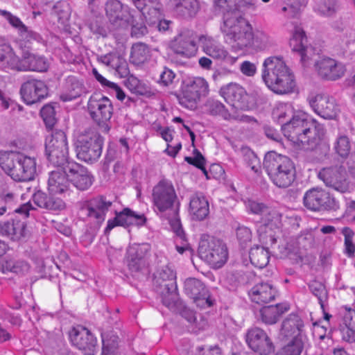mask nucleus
Wrapping results in <instances>:
<instances>
[{
	"instance_id": "f257e3e1",
	"label": "nucleus",
	"mask_w": 355,
	"mask_h": 355,
	"mask_svg": "<svg viewBox=\"0 0 355 355\" xmlns=\"http://www.w3.org/2000/svg\"><path fill=\"white\" fill-rule=\"evenodd\" d=\"M272 116L282 124L286 137L304 150H313L325 134L322 125L309 122L303 114H295L289 103H278L274 107Z\"/></svg>"
},
{
	"instance_id": "f03ea898",
	"label": "nucleus",
	"mask_w": 355,
	"mask_h": 355,
	"mask_svg": "<svg viewBox=\"0 0 355 355\" xmlns=\"http://www.w3.org/2000/svg\"><path fill=\"white\" fill-rule=\"evenodd\" d=\"M306 37L300 27H295L290 45L294 52L300 56L303 67H306L314 60V66L318 75L322 78L334 80L342 77L345 71V67L330 58H320L316 60V54L311 46H306Z\"/></svg>"
},
{
	"instance_id": "7ed1b4c3",
	"label": "nucleus",
	"mask_w": 355,
	"mask_h": 355,
	"mask_svg": "<svg viewBox=\"0 0 355 355\" xmlns=\"http://www.w3.org/2000/svg\"><path fill=\"white\" fill-rule=\"evenodd\" d=\"M261 78L267 87L277 94L291 93L296 85L294 73L282 57L272 56L264 60Z\"/></svg>"
},
{
	"instance_id": "20e7f679",
	"label": "nucleus",
	"mask_w": 355,
	"mask_h": 355,
	"mask_svg": "<svg viewBox=\"0 0 355 355\" xmlns=\"http://www.w3.org/2000/svg\"><path fill=\"white\" fill-rule=\"evenodd\" d=\"M220 30L226 43L234 51L251 47L253 42L252 28L241 16L240 11L227 12L223 15V24Z\"/></svg>"
},
{
	"instance_id": "39448f33",
	"label": "nucleus",
	"mask_w": 355,
	"mask_h": 355,
	"mask_svg": "<svg viewBox=\"0 0 355 355\" xmlns=\"http://www.w3.org/2000/svg\"><path fill=\"white\" fill-rule=\"evenodd\" d=\"M263 167L273 184L279 188L288 187L295 180V164L286 155L268 152L263 159Z\"/></svg>"
},
{
	"instance_id": "423d86ee",
	"label": "nucleus",
	"mask_w": 355,
	"mask_h": 355,
	"mask_svg": "<svg viewBox=\"0 0 355 355\" xmlns=\"http://www.w3.org/2000/svg\"><path fill=\"white\" fill-rule=\"evenodd\" d=\"M198 254L202 259L215 269L223 267L228 259L226 245L221 240L207 234L202 235L200 238Z\"/></svg>"
},
{
	"instance_id": "0eeeda50",
	"label": "nucleus",
	"mask_w": 355,
	"mask_h": 355,
	"mask_svg": "<svg viewBox=\"0 0 355 355\" xmlns=\"http://www.w3.org/2000/svg\"><path fill=\"white\" fill-rule=\"evenodd\" d=\"M46 155L50 163L55 166H66L68 159V143L64 132L52 130L45 141Z\"/></svg>"
},
{
	"instance_id": "6e6552de",
	"label": "nucleus",
	"mask_w": 355,
	"mask_h": 355,
	"mask_svg": "<svg viewBox=\"0 0 355 355\" xmlns=\"http://www.w3.org/2000/svg\"><path fill=\"white\" fill-rule=\"evenodd\" d=\"M175 278V273L168 265L159 267L154 274V288L162 296V302L168 307L173 304L176 295Z\"/></svg>"
},
{
	"instance_id": "1a4fd4ad",
	"label": "nucleus",
	"mask_w": 355,
	"mask_h": 355,
	"mask_svg": "<svg viewBox=\"0 0 355 355\" xmlns=\"http://www.w3.org/2000/svg\"><path fill=\"white\" fill-rule=\"evenodd\" d=\"M89 114L103 132H108L109 121L113 114L111 101L100 94L92 95L87 103Z\"/></svg>"
},
{
	"instance_id": "9d476101",
	"label": "nucleus",
	"mask_w": 355,
	"mask_h": 355,
	"mask_svg": "<svg viewBox=\"0 0 355 355\" xmlns=\"http://www.w3.org/2000/svg\"><path fill=\"white\" fill-rule=\"evenodd\" d=\"M103 142L101 136L95 131L80 135L76 143L78 158L85 162L96 161L102 153Z\"/></svg>"
},
{
	"instance_id": "9b49d317",
	"label": "nucleus",
	"mask_w": 355,
	"mask_h": 355,
	"mask_svg": "<svg viewBox=\"0 0 355 355\" xmlns=\"http://www.w3.org/2000/svg\"><path fill=\"white\" fill-rule=\"evenodd\" d=\"M209 93V84L201 77H195L185 80L182 88L180 103L190 110L196 108L201 97Z\"/></svg>"
},
{
	"instance_id": "f8f14e48",
	"label": "nucleus",
	"mask_w": 355,
	"mask_h": 355,
	"mask_svg": "<svg viewBox=\"0 0 355 355\" xmlns=\"http://www.w3.org/2000/svg\"><path fill=\"white\" fill-rule=\"evenodd\" d=\"M177 200L178 196L171 180L162 179L153 188L152 202L156 211L164 213L171 210Z\"/></svg>"
},
{
	"instance_id": "ddd939ff",
	"label": "nucleus",
	"mask_w": 355,
	"mask_h": 355,
	"mask_svg": "<svg viewBox=\"0 0 355 355\" xmlns=\"http://www.w3.org/2000/svg\"><path fill=\"white\" fill-rule=\"evenodd\" d=\"M150 245L148 243L130 245L126 251L125 261L131 272H138L148 264Z\"/></svg>"
},
{
	"instance_id": "4468645a",
	"label": "nucleus",
	"mask_w": 355,
	"mask_h": 355,
	"mask_svg": "<svg viewBox=\"0 0 355 355\" xmlns=\"http://www.w3.org/2000/svg\"><path fill=\"white\" fill-rule=\"evenodd\" d=\"M304 206L312 211L331 210L336 208L335 199L323 189L313 188L304 196Z\"/></svg>"
},
{
	"instance_id": "2eb2a0df",
	"label": "nucleus",
	"mask_w": 355,
	"mask_h": 355,
	"mask_svg": "<svg viewBox=\"0 0 355 355\" xmlns=\"http://www.w3.org/2000/svg\"><path fill=\"white\" fill-rule=\"evenodd\" d=\"M69 338L72 345L81 350L85 355H94L96 351V338L83 326L72 328L69 332Z\"/></svg>"
},
{
	"instance_id": "dca6fc26",
	"label": "nucleus",
	"mask_w": 355,
	"mask_h": 355,
	"mask_svg": "<svg viewBox=\"0 0 355 355\" xmlns=\"http://www.w3.org/2000/svg\"><path fill=\"white\" fill-rule=\"evenodd\" d=\"M318 178L324 182L327 187L337 191L345 193L348 190L346 171L341 166L323 168L320 171Z\"/></svg>"
},
{
	"instance_id": "f3484780",
	"label": "nucleus",
	"mask_w": 355,
	"mask_h": 355,
	"mask_svg": "<svg viewBox=\"0 0 355 355\" xmlns=\"http://www.w3.org/2000/svg\"><path fill=\"white\" fill-rule=\"evenodd\" d=\"M246 342L254 352L261 355H269L274 351V345L267 334L259 327L250 329L245 336Z\"/></svg>"
},
{
	"instance_id": "a211bd4d",
	"label": "nucleus",
	"mask_w": 355,
	"mask_h": 355,
	"mask_svg": "<svg viewBox=\"0 0 355 355\" xmlns=\"http://www.w3.org/2000/svg\"><path fill=\"white\" fill-rule=\"evenodd\" d=\"M308 101L313 110L324 119H333L338 112L336 101L329 96L311 94L309 96Z\"/></svg>"
},
{
	"instance_id": "6ab92c4d",
	"label": "nucleus",
	"mask_w": 355,
	"mask_h": 355,
	"mask_svg": "<svg viewBox=\"0 0 355 355\" xmlns=\"http://www.w3.org/2000/svg\"><path fill=\"white\" fill-rule=\"evenodd\" d=\"M49 68V62L42 55L24 51L21 58L17 57L13 70L19 71H34L43 72Z\"/></svg>"
},
{
	"instance_id": "aec40b11",
	"label": "nucleus",
	"mask_w": 355,
	"mask_h": 355,
	"mask_svg": "<svg viewBox=\"0 0 355 355\" xmlns=\"http://www.w3.org/2000/svg\"><path fill=\"white\" fill-rule=\"evenodd\" d=\"M20 94L24 101L28 105H31L46 97L48 88L44 82L30 79L21 85Z\"/></svg>"
},
{
	"instance_id": "412c9836",
	"label": "nucleus",
	"mask_w": 355,
	"mask_h": 355,
	"mask_svg": "<svg viewBox=\"0 0 355 355\" xmlns=\"http://www.w3.org/2000/svg\"><path fill=\"white\" fill-rule=\"evenodd\" d=\"M175 53L185 58H191L197 52L196 36L192 31L186 30L178 34L171 43Z\"/></svg>"
},
{
	"instance_id": "4be33fe9",
	"label": "nucleus",
	"mask_w": 355,
	"mask_h": 355,
	"mask_svg": "<svg viewBox=\"0 0 355 355\" xmlns=\"http://www.w3.org/2000/svg\"><path fill=\"white\" fill-rule=\"evenodd\" d=\"M184 292L193 300L198 306L210 307L213 304L204 284L198 279L189 278L186 279Z\"/></svg>"
},
{
	"instance_id": "5701e85b",
	"label": "nucleus",
	"mask_w": 355,
	"mask_h": 355,
	"mask_svg": "<svg viewBox=\"0 0 355 355\" xmlns=\"http://www.w3.org/2000/svg\"><path fill=\"white\" fill-rule=\"evenodd\" d=\"M64 168L68 171L70 182L78 189L85 191L92 184V176L83 166L72 162L66 164Z\"/></svg>"
},
{
	"instance_id": "b1692460",
	"label": "nucleus",
	"mask_w": 355,
	"mask_h": 355,
	"mask_svg": "<svg viewBox=\"0 0 355 355\" xmlns=\"http://www.w3.org/2000/svg\"><path fill=\"white\" fill-rule=\"evenodd\" d=\"M225 101L236 110H248V95L245 89L236 83H230L220 90Z\"/></svg>"
},
{
	"instance_id": "393cba45",
	"label": "nucleus",
	"mask_w": 355,
	"mask_h": 355,
	"mask_svg": "<svg viewBox=\"0 0 355 355\" xmlns=\"http://www.w3.org/2000/svg\"><path fill=\"white\" fill-rule=\"evenodd\" d=\"M112 202L103 196L93 198L81 208V211L97 223H102Z\"/></svg>"
},
{
	"instance_id": "a878e982",
	"label": "nucleus",
	"mask_w": 355,
	"mask_h": 355,
	"mask_svg": "<svg viewBox=\"0 0 355 355\" xmlns=\"http://www.w3.org/2000/svg\"><path fill=\"white\" fill-rule=\"evenodd\" d=\"M8 160V164H12L14 162H18L21 168L14 173V180L18 182H26L34 179L36 173V162L33 157L22 154V156L12 157Z\"/></svg>"
},
{
	"instance_id": "bb28decb",
	"label": "nucleus",
	"mask_w": 355,
	"mask_h": 355,
	"mask_svg": "<svg viewBox=\"0 0 355 355\" xmlns=\"http://www.w3.org/2000/svg\"><path fill=\"white\" fill-rule=\"evenodd\" d=\"M198 42L202 51L214 60H224L229 55L226 48L213 37L201 35L198 37Z\"/></svg>"
},
{
	"instance_id": "cd10ccee",
	"label": "nucleus",
	"mask_w": 355,
	"mask_h": 355,
	"mask_svg": "<svg viewBox=\"0 0 355 355\" xmlns=\"http://www.w3.org/2000/svg\"><path fill=\"white\" fill-rule=\"evenodd\" d=\"M146 220V219L144 214H136L130 209L125 208L122 211L116 213L115 218L107 221L105 231H110L116 226L142 225L145 223Z\"/></svg>"
},
{
	"instance_id": "c85d7f7f",
	"label": "nucleus",
	"mask_w": 355,
	"mask_h": 355,
	"mask_svg": "<svg viewBox=\"0 0 355 355\" xmlns=\"http://www.w3.org/2000/svg\"><path fill=\"white\" fill-rule=\"evenodd\" d=\"M277 294L276 288L268 282L256 284L248 292L251 301L259 305H263L273 301Z\"/></svg>"
},
{
	"instance_id": "c756f323",
	"label": "nucleus",
	"mask_w": 355,
	"mask_h": 355,
	"mask_svg": "<svg viewBox=\"0 0 355 355\" xmlns=\"http://www.w3.org/2000/svg\"><path fill=\"white\" fill-rule=\"evenodd\" d=\"M70 180L68 171L64 166H58L56 170L49 173L48 189L51 193H64L69 190Z\"/></svg>"
},
{
	"instance_id": "7c9ffc66",
	"label": "nucleus",
	"mask_w": 355,
	"mask_h": 355,
	"mask_svg": "<svg viewBox=\"0 0 355 355\" xmlns=\"http://www.w3.org/2000/svg\"><path fill=\"white\" fill-rule=\"evenodd\" d=\"M304 328V322L301 318L295 313L288 315L282 322L279 331V336L284 338H292L293 340H297L296 338L300 335Z\"/></svg>"
},
{
	"instance_id": "2f4dec72",
	"label": "nucleus",
	"mask_w": 355,
	"mask_h": 355,
	"mask_svg": "<svg viewBox=\"0 0 355 355\" xmlns=\"http://www.w3.org/2000/svg\"><path fill=\"white\" fill-rule=\"evenodd\" d=\"M35 205L37 207L51 211H60L66 208V204L61 198L49 196L46 193L37 191L32 197Z\"/></svg>"
},
{
	"instance_id": "473e14b6",
	"label": "nucleus",
	"mask_w": 355,
	"mask_h": 355,
	"mask_svg": "<svg viewBox=\"0 0 355 355\" xmlns=\"http://www.w3.org/2000/svg\"><path fill=\"white\" fill-rule=\"evenodd\" d=\"M98 60L103 64L110 67L121 76H127L129 73L128 63L121 55L112 53L101 56Z\"/></svg>"
},
{
	"instance_id": "72a5a7b5",
	"label": "nucleus",
	"mask_w": 355,
	"mask_h": 355,
	"mask_svg": "<svg viewBox=\"0 0 355 355\" xmlns=\"http://www.w3.org/2000/svg\"><path fill=\"white\" fill-rule=\"evenodd\" d=\"M289 310L290 305L286 302L277 304L275 306H265L260 310L261 318L263 323L273 324Z\"/></svg>"
},
{
	"instance_id": "f704fd0d",
	"label": "nucleus",
	"mask_w": 355,
	"mask_h": 355,
	"mask_svg": "<svg viewBox=\"0 0 355 355\" xmlns=\"http://www.w3.org/2000/svg\"><path fill=\"white\" fill-rule=\"evenodd\" d=\"M189 210L196 220L205 219L209 213V202L202 193H195L190 199Z\"/></svg>"
},
{
	"instance_id": "c9c22d12",
	"label": "nucleus",
	"mask_w": 355,
	"mask_h": 355,
	"mask_svg": "<svg viewBox=\"0 0 355 355\" xmlns=\"http://www.w3.org/2000/svg\"><path fill=\"white\" fill-rule=\"evenodd\" d=\"M26 225L20 220H12L0 225L2 234L10 237L13 240H19L26 234Z\"/></svg>"
},
{
	"instance_id": "e433bc0d",
	"label": "nucleus",
	"mask_w": 355,
	"mask_h": 355,
	"mask_svg": "<svg viewBox=\"0 0 355 355\" xmlns=\"http://www.w3.org/2000/svg\"><path fill=\"white\" fill-rule=\"evenodd\" d=\"M17 56L5 39L0 37V68L13 69Z\"/></svg>"
},
{
	"instance_id": "4c0bfd02",
	"label": "nucleus",
	"mask_w": 355,
	"mask_h": 355,
	"mask_svg": "<svg viewBox=\"0 0 355 355\" xmlns=\"http://www.w3.org/2000/svg\"><path fill=\"white\" fill-rule=\"evenodd\" d=\"M105 11L112 24L121 26L125 22L123 6L118 0H109L105 4Z\"/></svg>"
},
{
	"instance_id": "58836bf2",
	"label": "nucleus",
	"mask_w": 355,
	"mask_h": 355,
	"mask_svg": "<svg viewBox=\"0 0 355 355\" xmlns=\"http://www.w3.org/2000/svg\"><path fill=\"white\" fill-rule=\"evenodd\" d=\"M175 10L185 17H193L200 8L198 0H173Z\"/></svg>"
},
{
	"instance_id": "ea45409f",
	"label": "nucleus",
	"mask_w": 355,
	"mask_h": 355,
	"mask_svg": "<svg viewBox=\"0 0 355 355\" xmlns=\"http://www.w3.org/2000/svg\"><path fill=\"white\" fill-rule=\"evenodd\" d=\"M150 56V49L144 43L137 42L132 46L130 61L135 65L144 64Z\"/></svg>"
},
{
	"instance_id": "a19ab883",
	"label": "nucleus",
	"mask_w": 355,
	"mask_h": 355,
	"mask_svg": "<svg viewBox=\"0 0 355 355\" xmlns=\"http://www.w3.org/2000/svg\"><path fill=\"white\" fill-rule=\"evenodd\" d=\"M84 92L83 84L73 77L69 78L67 81V91L60 98L64 101H70L80 96Z\"/></svg>"
},
{
	"instance_id": "79ce46f5",
	"label": "nucleus",
	"mask_w": 355,
	"mask_h": 355,
	"mask_svg": "<svg viewBox=\"0 0 355 355\" xmlns=\"http://www.w3.org/2000/svg\"><path fill=\"white\" fill-rule=\"evenodd\" d=\"M23 153H17V152H1L0 153V166L2 169L9 175L14 180V173H15L16 170L19 169V162H14L12 164H8V160L12 159V158L16 157L22 156Z\"/></svg>"
},
{
	"instance_id": "37998d69",
	"label": "nucleus",
	"mask_w": 355,
	"mask_h": 355,
	"mask_svg": "<svg viewBox=\"0 0 355 355\" xmlns=\"http://www.w3.org/2000/svg\"><path fill=\"white\" fill-rule=\"evenodd\" d=\"M261 223L272 231L279 230L282 225V214L275 209L268 208L261 217Z\"/></svg>"
},
{
	"instance_id": "c03bdc74",
	"label": "nucleus",
	"mask_w": 355,
	"mask_h": 355,
	"mask_svg": "<svg viewBox=\"0 0 355 355\" xmlns=\"http://www.w3.org/2000/svg\"><path fill=\"white\" fill-rule=\"evenodd\" d=\"M249 257L251 263L259 268H264L269 262L268 252L263 247L256 246L251 248Z\"/></svg>"
},
{
	"instance_id": "a18cd8bd",
	"label": "nucleus",
	"mask_w": 355,
	"mask_h": 355,
	"mask_svg": "<svg viewBox=\"0 0 355 355\" xmlns=\"http://www.w3.org/2000/svg\"><path fill=\"white\" fill-rule=\"evenodd\" d=\"M147 10L143 11L142 15L149 26H153L162 19V6L159 0H153Z\"/></svg>"
},
{
	"instance_id": "49530a36",
	"label": "nucleus",
	"mask_w": 355,
	"mask_h": 355,
	"mask_svg": "<svg viewBox=\"0 0 355 355\" xmlns=\"http://www.w3.org/2000/svg\"><path fill=\"white\" fill-rule=\"evenodd\" d=\"M254 0H250V3H247L244 0H214V4L216 7L223 10L224 13L232 11H239L241 8H250L254 6Z\"/></svg>"
},
{
	"instance_id": "de8ad7c7",
	"label": "nucleus",
	"mask_w": 355,
	"mask_h": 355,
	"mask_svg": "<svg viewBox=\"0 0 355 355\" xmlns=\"http://www.w3.org/2000/svg\"><path fill=\"white\" fill-rule=\"evenodd\" d=\"M207 113L212 116H219L225 120L230 119V114L225 105L218 100L208 99L205 104Z\"/></svg>"
},
{
	"instance_id": "09e8293b",
	"label": "nucleus",
	"mask_w": 355,
	"mask_h": 355,
	"mask_svg": "<svg viewBox=\"0 0 355 355\" xmlns=\"http://www.w3.org/2000/svg\"><path fill=\"white\" fill-rule=\"evenodd\" d=\"M333 149L340 157H347L351 151L350 139L345 135H339L334 142Z\"/></svg>"
},
{
	"instance_id": "8fccbe9b",
	"label": "nucleus",
	"mask_w": 355,
	"mask_h": 355,
	"mask_svg": "<svg viewBox=\"0 0 355 355\" xmlns=\"http://www.w3.org/2000/svg\"><path fill=\"white\" fill-rule=\"evenodd\" d=\"M307 0H286V6L282 8L283 12L288 17H296L300 12L302 8L306 4Z\"/></svg>"
},
{
	"instance_id": "3c124183",
	"label": "nucleus",
	"mask_w": 355,
	"mask_h": 355,
	"mask_svg": "<svg viewBox=\"0 0 355 355\" xmlns=\"http://www.w3.org/2000/svg\"><path fill=\"white\" fill-rule=\"evenodd\" d=\"M310 291L318 300L320 307L324 310V303L327 301L328 295L323 284L318 281H313L309 284Z\"/></svg>"
},
{
	"instance_id": "603ef678",
	"label": "nucleus",
	"mask_w": 355,
	"mask_h": 355,
	"mask_svg": "<svg viewBox=\"0 0 355 355\" xmlns=\"http://www.w3.org/2000/svg\"><path fill=\"white\" fill-rule=\"evenodd\" d=\"M53 12L61 24H65L70 17L71 10L69 3L66 1H58L53 6Z\"/></svg>"
},
{
	"instance_id": "864d4df0",
	"label": "nucleus",
	"mask_w": 355,
	"mask_h": 355,
	"mask_svg": "<svg viewBox=\"0 0 355 355\" xmlns=\"http://www.w3.org/2000/svg\"><path fill=\"white\" fill-rule=\"evenodd\" d=\"M40 114L46 128L51 130L56 123L54 107L50 105H46L41 109Z\"/></svg>"
},
{
	"instance_id": "5fc2aeb1",
	"label": "nucleus",
	"mask_w": 355,
	"mask_h": 355,
	"mask_svg": "<svg viewBox=\"0 0 355 355\" xmlns=\"http://www.w3.org/2000/svg\"><path fill=\"white\" fill-rule=\"evenodd\" d=\"M302 350L301 341L295 340L279 349L275 355H300Z\"/></svg>"
},
{
	"instance_id": "6e6d98bb",
	"label": "nucleus",
	"mask_w": 355,
	"mask_h": 355,
	"mask_svg": "<svg viewBox=\"0 0 355 355\" xmlns=\"http://www.w3.org/2000/svg\"><path fill=\"white\" fill-rule=\"evenodd\" d=\"M184 160L189 164L193 165L202 171L203 173L209 179L207 171L205 167L206 160L203 155L197 149L193 150V157H185Z\"/></svg>"
},
{
	"instance_id": "4d7b16f0",
	"label": "nucleus",
	"mask_w": 355,
	"mask_h": 355,
	"mask_svg": "<svg viewBox=\"0 0 355 355\" xmlns=\"http://www.w3.org/2000/svg\"><path fill=\"white\" fill-rule=\"evenodd\" d=\"M270 44V38L267 34L262 31H257L253 33V42L252 46L257 50H263L268 47Z\"/></svg>"
},
{
	"instance_id": "13d9d810",
	"label": "nucleus",
	"mask_w": 355,
	"mask_h": 355,
	"mask_svg": "<svg viewBox=\"0 0 355 355\" xmlns=\"http://www.w3.org/2000/svg\"><path fill=\"white\" fill-rule=\"evenodd\" d=\"M236 237L242 248H245L252 241L251 230L245 226H239L236 229Z\"/></svg>"
},
{
	"instance_id": "bf43d9fd",
	"label": "nucleus",
	"mask_w": 355,
	"mask_h": 355,
	"mask_svg": "<svg viewBox=\"0 0 355 355\" xmlns=\"http://www.w3.org/2000/svg\"><path fill=\"white\" fill-rule=\"evenodd\" d=\"M342 233L345 236V253L348 257H353L355 252V245L352 241L354 232L349 227H344Z\"/></svg>"
},
{
	"instance_id": "052dcab7",
	"label": "nucleus",
	"mask_w": 355,
	"mask_h": 355,
	"mask_svg": "<svg viewBox=\"0 0 355 355\" xmlns=\"http://www.w3.org/2000/svg\"><path fill=\"white\" fill-rule=\"evenodd\" d=\"M125 85L132 92L135 94H143L145 92L144 85L133 75L128 77Z\"/></svg>"
},
{
	"instance_id": "680f3d73",
	"label": "nucleus",
	"mask_w": 355,
	"mask_h": 355,
	"mask_svg": "<svg viewBox=\"0 0 355 355\" xmlns=\"http://www.w3.org/2000/svg\"><path fill=\"white\" fill-rule=\"evenodd\" d=\"M244 161L247 166L255 173H257L261 167L260 160L254 152L248 150L244 155Z\"/></svg>"
},
{
	"instance_id": "e2e57ef3",
	"label": "nucleus",
	"mask_w": 355,
	"mask_h": 355,
	"mask_svg": "<svg viewBox=\"0 0 355 355\" xmlns=\"http://www.w3.org/2000/svg\"><path fill=\"white\" fill-rule=\"evenodd\" d=\"M336 10V0H322L319 5L318 11L322 15L332 16Z\"/></svg>"
},
{
	"instance_id": "0e129e2a",
	"label": "nucleus",
	"mask_w": 355,
	"mask_h": 355,
	"mask_svg": "<svg viewBox=\"0 0 355 355\" xmlns=\"http://www.w3.org/2000/svg\"><path fill=\"white\" fill-rule=\"evenodd\" d=\"M240 71L248 77H253L257 71V64L249 60L242 62L239 66Z\"/></svg>"
},
{
	"instance_id": "69168bd1",
	"label": "nucleus",
	"mask_w": 355,
	"mask_h": 355,
	"mask_svg": "<svg viewBox=\"0 0 355 355\" xmlns=\"http://www.w3.org/2000/svg\"><path fill=\"white\" fill-rule=\"evenodd\" d=\"M0 15L4 17L12 26L18 28L19 33L21 32V29H24V28L26 27V26L17 17L12 15L8 11L0 9Z\"/></svg>"
},
{
	"instance_id": "338daca9",
	"label": "nucleus",
	"mask_w": 355,
	"mask_h": 355,
	"mask_svg": "<svg viewBox=\"0 0 355 355\" xmlns=\"http://www.w3.org/2000/svg\"><path fill=\"white\" fill-rule=\"evenodd\" d=\"M175 77V74L172 70L164 67L160 72L158 83L164 86H168L173 83Z\"/></svg>"
},
{
	"instance_id": "774afa93",
	"label": "nucleus",
	"mask_w": 355,
	"mask_h": 355,
	"mask_svg": "<svg viewBox=\"0 0 355 355\" xmlns=\"http://www.w3.org/2000/svg\"><path fill=\"white\" fill-rule=\"evenodd\" d=\"M343 322L345 325L354 326L355 324V311L351 308L342 307Z\"/></svg>"
}]
</instances>
